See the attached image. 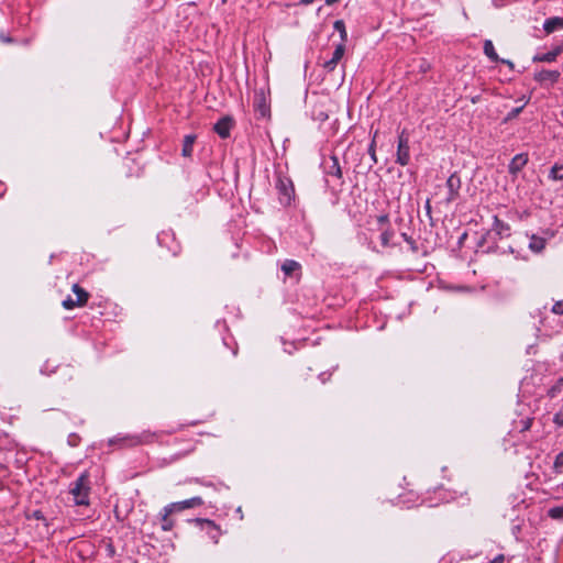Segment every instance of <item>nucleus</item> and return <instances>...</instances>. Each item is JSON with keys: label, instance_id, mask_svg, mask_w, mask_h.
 <instances>
[{"label": "nucleus", "instance_id": "obj_1", "mask_svg": "<svg viewBox=\"0 0 563 563\" xmlns=\"http://www.w3.org/2000/svg\"><path fill=\"white\" fill-rule=\"evenodd\" d=\"M90 479L88 472L81 473L76 481L70 484L69 494L77 506H88L90 495Z\"/></svg>", "mask_w": 563, "mask_h": 563}, {"label": "nucleus", "instance_id": "obj_2", "mask_svg": "<svg viewBox=\"0 0 563 563\" xmlns=\"http://www.w3.org/2000/svg\"><path fill=\"white\" fill-rule=\"evenodd\" d=\"M410 162V142L409 134L406 129L398 134L396 163L400 166H407Z\"/></svg>", "mask_w": 563, "mask_h": 563}, {"label": "nucleus", "instance_id": "obj_3", "mask_svg": "<svg viewBox=\"0 0 563 563\" xmlns=\"http://www.w3.org/2000/svg\"><path fill=\"white\" fill-rule=\"evenodd\" d=\"M276 189L278 191L279 202L284 206L290 205L295 196V189L291 179L288 177L278 176L276 180Z\"/></svg>", "mask_w": 563, "mask_h": 563}, {"label": "nucleus", "instance_id": "obj_4", "mask_svg": "<svg viewBox=\"0 0 563 563\" xmlns=\"http://www.w3.org/2000/svg\"><path fill=\"white\" fill-rule=\"evenodd\" d=\"M73 291L76 295V299L68 296L62 302V306L66 310H71L76 307H84L89 299V294L82 287H80L78 284L73 285Z\"/></svg>", "mask_w": 563, "mask_h": 563}, {"label": "nucleus", "instance_id": "obj_5", "mask_svg": "<svg viewBox=\"0 0 563 563\" xmlns=\"http://www.w3.org/2000/svg\"><path fill=\"white\" fill-rule=\"evenodd\" d=\"M152 439V434L150 432H143L142 434H126L123 437H115L109 440V444L121 443L124 446H135L139 444L147 443Z\"/></svg>", "mask_w": 563, "mask_h": 563}, {"label": "nucleus", "instance_id": "obj_6", "mask_svg": "<svg viewBox=\"0 0 563 563\" xmlns=\"http://www.w3.org/2000/svg\"><path fill=\"white\" fill-rule=\"evenodd\" d=\"M191 522H195L197 526H199L202 530H206L209 538L214 542H219V537L221 534V531L219 527L214 523V521L210 519H203V518H196L190 520Z\"/></svg>", "mask_w": 563, "mask_h": 563}, {"label": "nucleus", "instance_id": "obj_7", "mask_svg": "<svg viewBox=\"0 0 563 563\" xmlns=\"http://www.w3.org/2000/svg\"><path fill=\"white\" fill-rule=\"evenodd\" d=\"M446 188H448V196L445 198L446 203H451L459 197V191L461 188V178L456 173H453L450 175V177L446 179Z\"/></svg>", "mask_w": 563, "mask_h": 563}, {"label": "nucleus", "instance_id": "obj_8", "mask_svg": "<svg viewBox=\"0 0 563 563\" xmlns=\"http://www.w3.org/2000/svg\"><path fill=\"white\" fill-rule=\"evenodd\" d=\"M203 505L201 497L196 496L186 500L176 501L167 505V511L180 512L185 509L195 508Z\"/></svg>", "mask_w": 563, "mask_h": 563}, {"label": "nucleus", "instance_id": "obj_9", "mask_svg": "<svg viewBox=\"0 0 563 563\" xmlns=\"http://www.w3.org/2000/svg\"><path fill=\"white\" fill-rule=\"evenodd\" d=\"M560 76L561 74L559 70L542 69L536 73L533 78L541 85L549 84L550 86H553L559 81Z\"/></svg>", "mask_w": 563, "mask_h": 563}, {"label": "nucleus", "instance_id": "obj_10", "mask_svg": "<svg viewBox=\"0 0 563 563\" xmlns=\"http://www.w3.org/2000/svg\"><path fill=\"white\" fill-rule=\"evenodd\" d=\"M344 52H345L344 43L338 44L332 54V57L329 60L324 62L323 68L327 69L328 71H333L335 69L338 63L343 57Z\"/></svg>", "mask_w": 563, "mask_h": 563}, {"label": "nucleus", "instance_id": "obj_11", "mask_svg": "<svg viewBox=\"0 0 563 563\" xmlns=\"http://www.w3.org/2000/svg\"><path fill=\"white\" fill-rule=\"evenodd\" d=\"M563 48L562 46H555L552 51L542 53V54H536L532 57L533 63H552L554 62L558 56L562 53Z\"/></svg>", "mask_w": 563, "mask_h": 563}, {"label": "nucleus", "instance_id": "obj_12", "mask_svg": "<svg viewBox=\"0 0 563 563\" xmlns=\"http://www.w3.org/2000/svg\"><path fill=\"white\" fill-rule=\"evenodd\" d=\"M232 120L228 117L220 119L213 126L214 132L221 137L227 139L230 136L232 129Z\"/></svg>", "mask_w": 563, "mask_h": 563}, {"label": "nucleus", "instance_id": "obj_13", "mask_svg": "<svg viewBox=\"0 0 563 563\" xmlns=\"http://www.w3.org/2000/svg\"><path fill=\"white\" fill-rule=\"evenodd\" d=\"M528 163V155L520 153L517 154L508 165V172L511 175H517Z\"/></svg>", "mask_w": 563, "mask_h": 563}, {"label": "nucleus", "instance_id": "obj_14", "mask_svg": "<svg viewBox=\"0 0 563 563\" xmlns=\"http://www.w3.org/2000/svg\"><path fill=\"white\" fill-rule=\"evenodd\" d=\"M324 169L327 175L342 179V169L336 156H331L329 162H325Z\"/></svg>", "mask_w": 563, "mask_h": 563}, {"label": "nucleus", "instance_id": "obj_15", "mask_svg": "<svg viewBox=\"0 0 563 563\" xmlns=\"http://www.w3.org/2000/svg\"><path fill=\"white\" fill-rule=\"evenodd\" d=\"M492 231L498 236V239H503L504 236L509 235L510 227L508 223L501 221L497 216H494Z\"/></svg>", "mask_w": 563, "mask_h": 563}, {"label": "nucleus", "instance_id": "obj_16", "mask_svg": "<svg viewBox=\"0 0 563 563\" xmlns=\"http://www.w3.org/2000/svg\"><path fill=\"white\" fill-rule=\"evenodd\" d=\"M543 30L547 34H551L558 30H563V18L553 16L547 19L543 23Z\"/></svg>", "mask_w": 563, "mask_h": 563}, {"label": "nucleus", "instance_id": "obj_17", "mask_svg": "<svg viewBox=\"0 0 563 563\" xmlns=\"http://www.w3.org/2000/svg\"><path fill=\"white\" fill-rule=\"evenodd\" d=\"M196 142V135L188 134L184 137L183 141V148H181V155L184 157H191L194 152V144Z\"/></svg>", "mask_w": 563, "mask_h": 563}, {"label": "nucleus", "instance_id": "obj_18", "mask_svg": "<svg viewBox=\"0 0 563 563\" xmlns=\"http://www.w3.org/2000/svg\"><path fill=\"white\" fill-rule=\"evenodd\" d=\"M173 511H167V506H165L161 512V521H162V530L170 531L174 528V520L170 519V515Z\"/></svg>", "mask_w": 563, "mask_h": 563}, {"label": "nucleus", "instance_id": "obj_19", "mask_svg": "<svg viewBox=\"0 0 563 563\" xmlns=\"http://www.w3.org/2000/svg\"><path fill=\"white\" fill-rule=\"evenodd\" d=\"M300 268H301V265L297 261H294V260H286L282 264V271L284 272V274L286 276H291L294 273L300 271Z\"/></svg>", "mask_w": 563, "mask_h": 563}, {"label": "nucleus", "instance_id": "obj_20", "mask_svg": "<svg viewBox=\"0 0 563 563\" xmlns=\"http://www.w3.org/2000/svg\"><path fill=\"white\" fill-rule=\"evenodd\" d=\"M254 108L260 112L261 117H265L268 113L269 109L263 93L255 96Z\"/></svg>", "mask_w": 563, "mask_h": 563}, {"label": "nucleus", "instance_id": "obj_21", "mask_svg": "<svg viewBox=\"0 0 563 563\" xmlns=\"http://www.w3.org/2000/svg\"><path fill=\"white\" fill-rule=\"evenodd\" d=\"M483 49H484V54L492 60V62H499V56L498 54L496 53L495 51V47H494V44L490 40H485L484 41V46H483Z\"/></svg>", "mask_w": 563, "mask_h": 563}, {"label": "nucleus", "instance_id": "obj_22", "mask_svg": "<svg viewBox=\"0 0 563 563\" xmlns=\"http://www.w3.org/2000/svg\"><path fill=\"white\" fill-rule=\"evenodd\" d=\"M545 247V239L532 235L529 242V249L534 253H540Z\"/></svg>", "mask_w": 563, "mask_h": 563}, {"label": "nucleus", "instance_id": "obj_23", "mask_svg": "<svg viewBox=\"0 0 563 563\" xmlns=\"http://www.w3.org/2000/svg\"><path fill=\"white\" fill-rule=\"evenodd\" d=\"M312 118L322 123L329 119L328 110L323 106H316L312 110Z\"/></svg>", "mask_w": 563, "mask_h": 563}, {"label": "nucleus", "instance_id": "obj_24", "mask_svg": "<svg viewBox=\"0 0 563 563\" xmlns=\"http://www.w3.org/2000/svg\"><path fill=\"white\" fill-rule=\"evenodd\" d=\"M549 178L552 180H562L563 165L554 164L549 173Z\"/></svg>", "mask_w": 563, "mask_h": 563}, {"label": "nucleus", "instance_id": "obj_25", "mask_svg": "<svg viewBox=\"0 0 563 563\" xmlns=\"http://www.w3.org/2000/svg\"><path fill=\"white\" fill-rule=\"evenodd\" d=\"M333 27L335 31H338L340 33L341 43H344L347 37L344 21L336 20L333 24Z\"/></svg>", "mask_w": 563, "mask_h": 563}, {"label": "nucleus", "instance_id": "obj_26", "mask_svg": "<svg viewBox=\"0 0 563 563\" xmlns=\"http://www.w3.org/2000/svg\"><path fill=\"white\" fill-rule=\"evenodd\" d=\"M563 389V377H560L555 384L548 390V395L551 398L556 397Z\"/></svg>", "mask_w": 563, "mask_h": 563}, {"label": "nucleus", "instance_id": "obj_27", "mask_svg": "<svg viewBox=\"0 0 563 563\" xmlns=\"http://www.w3.org/2000/svg\"><path fill=\"white\" fill-rule=\"evenodd\" d=\"M376 135H377V132H375L374 134V137L372 140V142L369 143L368 145V154L373 161L374 164L377 163V157H376Z\"/></svg>", "mask_w": 563, "mask_h": 563}, {"label": "nucleus", "instance_id": "obj_28", "mask_svg": "<svg viewBox=\"0 0 563 563\" xmlns=\"http://www.w3.org/2000/svg\"><path fill=\"white\" fill-rule=\"evenodd\" d=\"M549 516L552 519H563V507H553L549 509Z\"/></svg>", "mask_w": 563, "mask_h": 563}, {"label": "nucleus", "instance_id": "obj_29", "mask_svg": "<svg viewBox=\"0 0 563 563\" xmlns=\"http://www.w3.org/2000/svg\"><path fill=\"white\" fill-rule=\"evenodd\" d=\"M553 466H554L555 472H558V473L562 472V468H563V451L560 452L555 456V461H554V465Z\"/></svg>", "mask_w": 563, "mask_h": 563}, {"label": "nucleus", "instance_id": "obj_30", "mask_svg": "<svg viewBox=\"0 0 563 563\" xmlns=\"http://www.w3.org/2000/svg\"><path fill=\"white\" fill-rule=\"evenodd\" d=\"M391 238H393V232H390V231L382 232V234L379 236L382 245L388 246Z\"/></svg>", "mask_w": 563, "mask_h": 563}, {"label": "nucleus", "instance_id": "obj_31", "mask_svg": "<svg viewBox=\"0 0 563 563\" xmlns=\"http://www.w3.org/2000/svg\"><path fill=\"white\" fill-rule=\"evenodd\" d=\"M522 109H523V107H522V106H521V107H518V108H514V109H511V110L508 112V114H507V117L505 118V120H506V121H509V120H512V119L517 118V117L519 115V113L522 111Z\"/></svg>", "mask_w": 563, "mask_h": 563}, {"label": "nucleus", "instance_id": "obj_32", "mask_svg": "<svg viewBox=\"0 0 563 563\" xmlns=\"http://www.w3.org/2000/svg\"><path fill=\"white\" fill-rule=\"evenodd\" d=\"M553 421L559 427L563 426V404H562L561 409L554 415Z\"/></svg>", "mask_w": 563, "mask_h": 563}, {"label": "nucleus", "instance_id": "obj_33", "mask_svg": "<svg viewBox=\"0 0 563 563\" xmlns=\"http://www.w3.org/2000/svg\"><path fill=\"white\" fill-rule=\"evenodd\" d=\"M552 312L559 316H563V300L556 301L552 307Z\"/></svg>", "mask_w": 563, "mask_h": 563}, {"label": "nucleus", "instance_id": "obj_34", "mask_svg": "<svg viewBox=\"0 0 563 563\" xmlns=\"http://www.w3.org/2000/svg\"><path fill=\"white\" fill-rule=\"evenodd\" d=\"M521 424H522V426H521V429H520L521 431H527V430H529V429H530V427H531V419H525V420H522V421H521Z\"/></svg>", "mask_w": 563, "mask_h": 563}, {"label": "nucleus", "instance_id": "obj_35", "mask_svg": "<svg viewBox=\"0 0 563 563\" xmlns=\"http://www.w3.org/2000/svg\"><path fill=\"white\" fill-rule=\"evenodd\" d=\"M168 238V233L167 232H161L158 235H157V241L159 244H164L165 242V239Z\"/></svg>", "mask_w": 563, "mask_h": 563}, {"label": "nucleus", "instance_id": "obj_36", "mask_svg": "<svg viewBox=\"0 0 563 563\" xmlns=\"http://www.w3.org/2000/svg\"><path fill=\"white\" fill-rule=\"evenodd\" d=\"M195 483H198L200 485L207 486V487H213V484L211 482H206L203 479L195 478L192 479Z\"/></svg>", "mask_w": 563, "mask_h": 563}, {"label": "nucleus", "instance_id": "obj_37", "mask_svg": "<svg viewBox=\"0 0 563 563\" xmlns=\"http://www.w3.org/2000/svg\"><path fill=\"white\" fill-rule=\"evenodd\" d=\"M499 62L503 63V64H506L510 68V70H514L515 65H514V63L511 60L499 58Z\"/></svg>", "mask_w": 563, "mask_h": 563}, {"label": "nucleus", "instance_id": "obj_38", "mask_svg": "<svg viewBox=\"0 0 563 563\" xmlns=\"http://www.w3.org/2000/svg\"><path fill=\"white\" fill-rule=\"evenodd\" d=\"M504 560H505L504 555L499 554L494 560H492L489 563H504Z\"/></svg>", "mask_w": 563, "mask_h": 563}, {"label": "nucleus", "instance_id": "obj_39", "mask_svg": "<svg viewBox=\"0 0 563 563\" xmlns=\"http://www.w3.org/2000/svg\"><path fill=\"white\" fill-rule=\"evenodd\" d=\"M314 0H301L300 3L303 5L311 4Z\"/></svg>", "mask_w": 563, "mask_h": 563}, {"label": "nucleus", "instance_id": "obj_40", "mask_svg": "<svg viewBox=\"0 0 563 563\" xmlns=\"http://www.w3.org/2000/svg\"><path fill=\"white\" fill-rule=\"evenodd\" d=\"M430 209H431V207H430V201L428 200V201H427V203H426V210H427L428 212H430Z\"/></svg>", "mask_w": 563, "mask_h": 563}, {"label": "nucleus", "instance_id": "obj_41", "mask_svg": "<svg viewBox=\"0 0 563 563\" xmlns=\"http://www.w3.org/2000/svg\"><path fill=\"white\" fill-rule=\"evenodd\" d=\"M2 40H3L4 42H11V38H9V37H7V36H3V37H2Z\"/></svg>", "mask_w": 563, "mask_h": 563}, {"label": "nucleus", "instance_id": "obj_42", "mask_svg": "<svg viewBox=\"0 0 563 563\" xmlns=\"http://www.w3.org/2000/svg\"><path fill=\"white\" fill-rule=\"evenodd\" d=\"M323 376H324V374H320L322 382H325V378Z\"/></svg>", "mask_w": 563, "mask_h": 563}, {"label": "nucleus", "instance_id": "obj_43", "mask_svg": "<svg viewBox=\"0 0 563 563\" xmlns=\"http://www.w3.org/2000/svg\"><path fill=\"white\" fill-rule=\"evenodd\" d=\"M380 221H385L386 220V217H380L379 218Z\"/></svg>", "mask_w": 563, "mask_h": 563}, {"label": "nucleus", "instance_id": "obj_44", "mask_svg": "<svg viewBox=\"0 0 563 563\" xmlns=\"http://www.w3.org/2000/svg\"><path fill=\"white\" fill-rule=\"evenodd\" d=\"M562 489H563V483H562Z\"/></svg>", "mask_w": 563, "mask_h": 563}]
</instances>
